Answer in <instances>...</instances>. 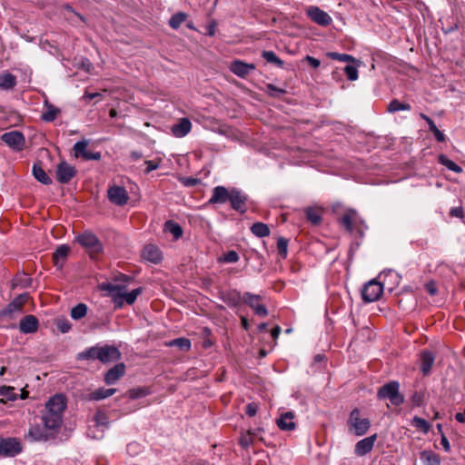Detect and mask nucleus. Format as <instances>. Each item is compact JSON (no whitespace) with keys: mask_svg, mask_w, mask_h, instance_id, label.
Returning a JSON list of instances; mask_svg holds the SVG:
<instances>
[{"mask_svg":"<svg viewBox=\"0 0 465 465\" xmlns=\"http://www.w3.org/2000/svg\"><path fill=\"white\" fill-rule=\"evenodd\" d=\"M66 408V400L62 394H56L49 399L45 404L46 411L42 420L46 429L54 430L60 427L63 413Z\"/></svg>","mask_w":465,"mask_h":465,"instance_id":"nucleus-1","label":"nucleus"},{"mask_svg":"<svg viewBox=\"0 0 465 465\" xmlns=\"http://www.w3.org/2000/svg\"><path fill=\"white\" fill-rule=\"evenodd\" d=\"M100 289L107 292L115 308H121L124 302L132 305L143 292V289L139 287L128 292L125 285L114 283H102Z\"/></svg>","mask_w":465,"mask_h":465,"instance_id":"nucleus-2","label":"nucleus"},{"mask_svg":"<svg viewBox=\"0 0 465 465\" xmlns=\"http://www.w3.org/2000/svg\"><path fill=\"white\" fill-rule=\"evenodd\" d=\"M379 400H389L394 406H401L404 402V396L400 393V383L391 381L379 388L377 391Z\"/></svg>","mask_w":465,"mask_h":465,"instance_id":"nucleus-3","label":"nucleus"},{"mask_svg":"<svg viewBox=\"0 0 465 465\" xmlns=\"http://www.w3.org/2000/svg\"><path fill=\"white\" fill-rule=\"evenodd\" d=\"M77 242L84 247L92 258L102 252L103 244L95 234L91 232H84L76 237Z\"/></svg>","mask_w":465,"mask_h":465,"instance_id":"nucleus-4","label":"nucleus"},{"mask_svg":"<svg viewBox=\"0 0 465 465\" xmlns=\"http://www.w3.org/2000/svg\"><path fill=\"white\" fill-rule=\"evenodd\" d=\"M361 411L359 409H353L348 419V426L356 436L364 435L371 427V421L369 419H361L360 417Z\"/></svg>","mask_w":465,"mask_h":465,"instance_id":"nucleus-5","label":"nucleus"},{"mask_svg":"<svg viewBox=\"0 0 465 465\" xmlns=\"http://www.w3.org/2000/svg\"><path fill=\"white\" fill-rule=\"evenodd\" d=\"M383 293V285L376 281L371 280L364 284L361 290V297L365 302H373L378 301Z\"/></svg>","mask_w":465,"mask_h":465,"instance_id":"nucleus-6","label":"nucleus"},{"mask_svg":"<svg viewBox=\"0 0 465 465\" xmlns=\"http://www.w3.org/2000/svg\"><path fill=\"white\" fill-rule=\"evenodd\" d=\"M281 327L275 325L268 328L267 324L263 323V341H266V346L263 344V358L271 351L277 343V339L281 333Z\"/></svg>","mask_w":465,"mask_h":465,"instance_id":"nucleus-7","label":"nucleus"},{"mask_svg":"<svg viewBox=\"0 0 465 465\" xmlns=\"http://www.w3.org/2000/svg\"><path fill=\"white\" fill-rule=\"evenodd\" d=\"M21 451V443L16 439L0 438V456L15 457Z\"/></svg>","mask_w":465,"mask_h":465,"instance_id":"nucleus-8","label":"nucleus"},{"mask_svg":"<svg viewBox=\"0 0 465 465\" xmlns=\"http://www.w3.org/2000/svg\"><path fill=\"white\" fill-rule=\"evenodd\" d=\"M108 200L118 206H123L127 203L129 195L124 187L119 185L110 186L107 190Z\"/></svg>","mask_w":465,"mask_h":465,"instance_id":"nucleus-9","label":"nucleus"},{"mask_svg":"<svg viewBox=\"0 0 465 465\" xmlns=\"http://www.w3.org/2000/svg\"><path fill=\"white\" fill-rule=\"evenodd\" d=\"M1 140L11 149L17 152L24 148L25 142L24 134L18 131H12L3 134Z\"/></svg>","mask_w":465,"mask_h":465,"instance_id":"nucleus-10","label":"nucleus"},{"mask_svg":"<svg viewBox=\"0 0 465 465\" xmlns=\"http://www.w3.org/2000/svg\"><path fill=\"white\" fill-rule=\"evenodd\" d=\"M306 14L312 21L319 25L328 26L332 23L331 15L318 6L308 7Z\"/></svg>","mask_w":465,"mask_h":465,"instance_id":"nucleus-11","label":"nucleus"},{"mask_svg":"<svg viewBox=\"0 0 465 465\" xmlns=\"http://www.w3.org/2000/svg\"><path fill=\"white\" fill-rule=\"evenodd\" d=\"M98 360L103 363L113 362L120 359L121 352L114 346L98 347Z\"/></svg>","mask_w":465,"mask_h":465,"instance_id":"nucleus-12","label":"nucleus"},{"mask_svg":"<svg viewBox=\"0 0 465 465\" xmlns=\"http://www.w3.org/2000/svg\"><path fill=\"white\" fill-rule=\"evenodd\" d=\"M232 193V188L228 189L224 186L219 185L213 188L209 203L211 204H223L230 202L231 195Z\"/></svg>","mask_w":465,"mask_h":465,"instance_id":"nucleus-13","label":"nucleus"},{"mask_svg":"<svg viewBox=\"0 0 465 465\" xmlns=\"http://www.w3.org/2000/svg\"><path fill=\"white\" fill-rule=\"evenodd\" d=\"M76 173L74 166L66 162H62L57 165L56 178L61 183H67Z\"/></svg>","mask_w":465,"mask_h":465,"instance_id":"nucleus-14","label":"nucleus"},{"mask_svg":"<svg viewBox=\"0 0 465 465\" xmlns=\"http://www.w3.org/2000/svg\"><path fill=\"white\" fill-rule=\"evenodd\" d=\"M28 298L29 295L27 293L18 295L3 311L0 312V315L7 316L14 312H21Z\"/></svg>","mask_w":465,"mask_h":465,"instance_id":"nucleus-15","label":"nucleus"},{"mask_svg":"<svg viewBox=\"0 0 465 465\" xmlns=\"http://www.w3.org/2000/svg\"><path fill=\"white\" fill-rule=\"evenodd\" d=\"M376 440L377 434H373L359 440L354 448L355 454L361 457L371 452L373 449Z\"/></svg>","mask_w":465,"mask_h":465,"instance_id":"nucleus-16","label":"nucleus"},{"mask_svg":"<svg viewBox=\"0 0 465 465\" xmlns=\"http://www.w3.org/2000/svg\"><path fill=\"white\" fill-rule=\"evenodd\" d=\"M38 320L35 315H26L19 322V330L22 333H34L38 329Z\"/></svg>","mask_w":465,"mask_h":465,"instance_id":"nucleus-17","label":"nucleus"},{"mask_svg":"<svg viewBox=\"0 0 465 465\" xmlns=\"http://www.w3.org/2000/svg\"><path fill=\"white\" fill-rule=\"evenodd\" d=\"M125 372V365L118 363L111 368L104 375V381L106 384H114Z\"/></svg>","mask_w":465,"mask_h":465,"instance_id":"nucleus-18","label":"nucleus"},{"mask_svg":"<svg viewBox=\"0 0 465 465\" xmlns=\"http://www.w3.org/2000/svg\"><path fill=\"white\" fill-rule=\"evenodd\" d=\"M245 195L238 189L232 188V193L231 195L230 203L232 209L240 213L245 212Z\"/></svg>","mask_w":465,"mask_h":465,"instance_id":"nucleus-19","label":"nucleus"},{"mask_svg":"<svg viewBox=\"0 0 465 465\" xmlns=\"http://www.w3.org/2000/svg\"><path fill=\"white\" fill-rule=\"evenodd\" d=\"M192 129V123L188 118H181L172 126V133L175 137L182 138L187 135Z\"/></svg>","mask_w":465,"mask_h":465,"instance_id":"nucleus-20","label":"nucleus"},{"mask_svg":"<svg viewBox=\"0 0 465 465\" xmlns=\"http://www.w3.org/2000/svg\"><path fill=\"white\" fill-rule=\"evenodd\" d=\"M142 256L144 260L153 263H158L162 259V253L159 248L153 244H147L144 246Z\"/></svg>","mask_w":465,"mask_h":465,"instance_id":"nucleus-21","label":"nucleus"},{"mask_svg":"<svg viewBox=\"0 0 465 465\" xmlns=\"http://www.w3.org/2000/svg\"><path fill=\"white\" fill-rule=\"evenodd\" d=\"M46 428H42L39 424L31 425L26 437L32 441L47 440L48 433Z\"/></svg>","mask_w":465,"mask_h":465,"instance_id":"nucleus-22","label":"nucleus"},{"mask_svg":"<svg viewBox=\"0 0 465 465\" xmlns=\"http://www.w3.org/2000/svg\"><path fill=\"white\" fill-rule=\"evenodd\" d=\"M435 360L434 354L430 351H422L420 353V371L423 375L430 372L431 367Z\"/></svg>","mask_w":465,"mask_h":465,"instance_id":"nucleus-23","label":"nucleus"},{"mask_svg":"<svg viewBox=\"0 0 465 465\" xmlns=\"http://www.w3.org/2000/svg\"><path fill=\"white\" fill-rule=\"evenodd\" d=\"M253 68L252 64H245L239 60L233 61L230 66L231 71L241 77H245L253 70Z\"/></svg>","mask_w":465,"mask_h":465,"instance_id":"nucleus-24","label":"nucleus"},{"mask_svg":"<svg viewBox=\"0 0 465 465\" xmlns=\"http://www.w3.org/2000/svg\"><path fill=\"white\" fill-rule=\"evenodd\" d=\"M358 219L357 212L350 209L345 212L340 222L348 232H351L353 231V224L358 221Z\"/></svg>","mask_w":465,"mask_h":465,"instance_id":"nucleus-25","label":"nucleus"},{"mask_svg":"<svg viewBox=\"0 0 465 465\" xmlns=\"http://www.w3.org/2000/svg\"><path fill=\"white\" fill-rule=\"evenodd\" d=\"M294 415L292 411H287L281 415L276 423L282 430H292L295 428V422L292 420Z\"/></svg>","mask_w":465,"mask_h":465,"instance_id":"nucleus-26","label":"nucleus"},{"mask_svg":"<svg viewBox=\"0 0 465 465\" xmlns=\"http://www.w3.org/2000/svg\"><path fill=\"white\" fill-rule=\"evenodd\" d=\"M69 247L66 245H60L53 254V261L55 267L61 269L64 265L65 259L69 253Z\"/></svg>","mask_w":465,"mask_h":465,"instance_id":"nucleus-27","label":"nucleus"},{"mask_svg":"<svg viewBox=\"0 0 465 465\" xmlns=\"http://www.w3.org/2000/svg\"><path fill=\"white\" fill-rule=\"evenodd\" d=\"M243 300L257 315L262 314V299L259 295H252L251 293H245Z\"/></svg>","mask_w":465,"mask_h":465,"instance_id":"nucleus-28","label":"nucleus"},{"mask_svg":"<svg viewBox=\"0 0 465 465\" xmlns=\"http://www.w3.org/2000/svg\"><path fill=\"white\" fill-rule=\"evenodd\" d=\"M116 392V389H104L99 388L92 392H90L87 396L89 401H101L106 399Z\"/></svg>","mask_w":465,"mask_h":465,"instance_id":"nucleus-29","label":"nucleus"},{"mask_svg":"<svg viewBox=\"0 0 465 465\" xmlns=\"http://www.w3.org/2000/svg\"><path fill=\"white\" fill-rule=\"evenodd\" d=\"M16 85V77L9 73L5 72L0 74V89L11 90Z\"/></svg>","mask_w":465,"mask_h":465,"instance_id":"nucleus-30","label":"nucleus"},{"mask_svg":"<svg viewBox=\"0 0 465 465\" xmlns=\"http://www.w3.org/2000/svg\"><path fill=\"white\" fill-rule=\"evenodd\" d=\"M420 460L425 465H440L441 460L438 453L432 450H422L420 452Z\"/></svg>","mask_w":465,"mask_h":465,"instance_id":"nucleus-31","label":"nucleus"},{"mask_svg":"<svg viewBox=\"0 0 465 465\" xmlns=\"http://www.w3.org/2000/svg\"><path fill=\"white\" fill-rule=\"evenodd\" d=\"M0 399L1 403H5L6 401H15L18 399V395L15 392V388L12 386H0Z\"/></svg>","mask_w":465,"mask_h":465,"instance_id":"nucleus-32","label":"nucleus"},{"mask_svg":"<svg viewBox=\"0 0 465 465\" xmlns=\"http://www.w3.org/2000/svg\"><path fill=\"white\" fill-rule=\"evenodd\" d=\"M261 440L253 430H248L241 436L240 444L244 448H248L250 445L256 444Z\"/></svg>","mask_w":465,"mask_h":465,"instance_id":"nucleus-33","label":"nucleus"},{"mask_svg":"<svg viewBox=\"0 0 465 465\" xmlns=\"http://www.w3.org/2000/svg\"><path fill=\"white\" fill-rule=\"evenodd\" d=\"M33 174L35 178L43 184H50L52 183L51 178L47 175L45 170L38 164H34Z\"/></svg>","mask_w":465,"mask_h":465,"instance_id":"nucleus-34","label":"nucleus"},{"mask_svg":"<svg viewBox=\"0 0 465 465\" xmlns=\"http://www.w3.org/2000/svg\"><path fill=\"white\" fill-rule=\"evenodd\" d=\"M94 427L100 430L103 433L105 429L108 428L109 420L105 413L98 411L94 417Z\"/></svg>","mask_w":465,"mask_h":465,"instance_id":"nucleus-35","label":"nucleus"},{"mask_svg":"<svg viewBox=\"0 0 465 465\" xmlns=\"http://www.w3.org/2000/svg\"><path fill=\"white\" fill-rule=\"evenodd\" d=\"M411 108L410 104L401 103L397 99H393L388 104L387 110L389 113H396L399 111H410Z\"/></svg>","mask_w":465,"mask_h":465,"instance_id":"nucleus-36","label":"nucleus"},{"mask_svg":"<svg viewBox=\"0 0 465 465\" xmlns=\"http://www.w3.org/2000/svg\"><path fill=\"white\" fill-rule=\"evenodd\" d=\"M439 163L456 173H460L462 172V168L460 165H458L453 161L450 160L444 154H440L439 156Z\"/></svg>","mask_w":465,"mask_h":465,"instance_id":"nucleus-37","label":"nucleus"},{"mask_svg":"<svg viewBox=\"0 0 465 465\" xmlns=\"http://www.w3.org/2000/svg\"><path fill=\"white\" fill-rule=\"evenodd\" d=\"M266 88L268 95L272 98L282 99L283 96L287 94L285 88L277 87L272 84H268Z\"/></svg>","mask_w":465,"mask_h":465,"instance_id":"nucleus-38","label":"nucleus"},{"mask_svg":"<svg viewBox=\"0 0 465 465\" xmlns=\"http://www.w3.org/2000/svg\"><path fill=\"white\" fill-rule=\"evenodd\" d=\"M412 425L419 430L422 431L424 434L428 433L431 427L428 420L418 416H415L412 419Z\"/></svg>","mask_w":465,"mask_h":465,"instance_id":"nucleus-39","label":"nucleus"},{"mask_svg":"<svg viewBox=\"0 0 465 465\" xmlns=\"http://www.w3.org/2000/svg\"><path fill=\"white\" fill-rule=\"evenodd\" d=\"M263 59L276 67L282 68L283 61L280 59L272 51H263Z\"/></svg>","mask_w":465,"mask_h":465,"instance_id":"nucleus-40","label":"nucleus"},{"mask_svg":"<svg viewBox=\"0 0 465 465\" xmlns=\"http://www.w3.org/2000/svg\"><path fill=\"white\" fill-rule=\"evenodd\" d=\"M87 313V306L84 303H78L71 309V317L74 320H80Z\"/></svg>","mask_w":465,"mask_h":465,"instance_id":"nucleus-41","label":"nucleus"},{"mask_svg":"<svg viewBox=\"0 0 465 465\" xmlns=\"http://www.w3.org/2000/svg\"><path fill=\"white\" fill-rule=\"evenodd\" d=\"M306 218L313 224H318L322 221V212L318 209L310 207L306 210Z\"/></svg>","mask_w":465,"mask_h":465,"instance_id":"nucleus-42","label":"nucleus"},{"mask_svg":"<svg viewBox=\"0 0 465 465\" xmlns=\"http://www.w3.org/2000/svg\"><path fill=\"white\" fill-rule=\"evenodd\" d=\"M98 346L91 347L77 356L78 360H98Z\"/></svg>","mask_w":465,"mask_h":465,"instance_id":"nucleus-43","label":"nucleus"},{"mask_svg":"<svg viewBox=\"0 0 465 465\" xmlns=\"http://www.w3.org/2000/svg\"><path fill=\"white\" fill-rule=\"evenodd\" d=\"M289 241L284 237H279L277 240V252L282 259H285L288 254Z\"/></svg>","mask_w":465,"mask_h":465,"instance_id":"nucleus-44","label":"nucleus"},{"mask_svg":"<svg viewBox=\"0 0 465 465\" xmlns=\"http://www.w3.org/2000/svg\"><path fill=\"white\" fill-rule=\"evenodd\" d=\"M326 55L332 60H337L340 62H351V63L357 62V60L352 55L347 54L329 52L326 54Z\"/></svg>","mask_w":465,"mask_h":465,"instance_id":"nucleus-45","label":"nucleus"},{"mask_svg":"<svg viewBox=\"0 0 465 465\" xmlns=\"http://www.w3.org/2000/svg\"><path fill=\"white\" fill-rule=\"evenodd\" d=\"M88 141L83 140L74 143V153L75 157L82 156L84 159V155L88 153L86 150L88 146Z\"/></svg>","mask_w":465,"mask_h":465,"instance_id":"nucleus-46","label":"nucleus"},{"mask_svg":"<svg viewBox=\"0 0 465 465\" xmlns=\"http://www.w3.org/2000/svg\"><path fill=\"white\" fill-rule=\"evenodd\" d=\"M45 105H46V111L43 114L42 118L45 122H52L56 118L60 110L51 104H46Z\"/></svg>","mask_w":465,"mask_h":465,"instance_id":"nucleus-47","label":"nucleus"},{"mask_svg":"<svg viewBox=\"0 0 465 465\" xmlns=\"http://www.w3.org/2000/svg\"><path fill=\"white\" fill-rule=\"evenodd\" d=\"M170 346H176L182 351H188L191 349V341L187 338H177L173 340L170 343Z\"/></svg>","mask_w":465,"mask_h":465,"instance_id":"nucleus-48","label":"nucleus"},{"mask_svg":"<svg viewBox=\"0 0 465 465\" xmlns=\"http://www.w3.org/2000/svg\"><path fill=\"white\" fill-rule=\"evenodd\" d=\"M165 229L170 232L176 239L180 238L183 234L181 226L172 221L165 223Z\"/></svg>","mask_w":465,"mask_h":465,"instance_id":"nucleus-49","label":"nucleus"},{"mask_svg":"<svg viewBox=\"0 0 465 465\" xmlns=\"http://www.w3.org/2000/svg\"><path fill=\"white\" fill-rule=\"evenodd\" d=\"M186 17L187 15L184 13H177L171 17L169 25L172 28L177 29L185 21Z\"/></svg>","mask_w":465,"mask_h":465,"instance_id":"nucleus-50","label":"nucleus"},{"mask_svg":"<svg viewBox=\"0 0 465 465\" xmlns=\"http://www.w3.org/2000/svg\"><path fill=\"white\" fill-rule=\"evenodd\" d=\"M428 127L429 130L433 133L434 137L438 142L442 143L445 141L444 134L438 129L433 121H430V123L428 124Z\"/></svg>","mask_w":465,"mask_h":465,"instance_id":"nucleus-51","label":"nucleus"},{"mask_svg":"<svg viewBox=\"0 0 465 465\" xmlns=\"http://www.w3.org/2000/svg\"><path fill=\"white\" fill-rule=\"evenodd\" d=\"M221 262L233 263L238 262L239 255L235 251H229L219 259Z\"/></svg>","mask_w":465,"mask_h":465,"instance_id":"nucleus-52","label":"nucleus"},{"mask_svg":"<svg viewBox=\"0 0 465 465\" xmlns=\"http://www.w3.org/2000/svg\"><path fill=\"white\" fill-rule=\"evenodd\" d=\"M344 73L350 81H355L358 79V69L354 65L348 64L344 67Z\"/></svg>","mask_w":465,"mask_h":465,"instance_id":"nucleus-53","label":"nucleus"},{"mask_svg":"<svg viewBox=\"0 0 465 465\" xmlns=\"http://www.w3.org/2000/svg\"><path fill=\"white\" fill-rule=\"evenodd\" d=\"M56 327L62 333H66L71 330L72 324L67 319H58L56 321Z\"/></svg>","mask_w":465,"mask_h":465,"instance_id":"nucleus-54","label":"nucleus"},{"mask_svg":"<svg viewBox=\"0 0 465 465\" xmlns=\"http://www.w3.org/2000/svg\"><path fill=\"white\" fill-rule=\"evenodd\" d=\"M424 402V393L420 391H415L411 396V403L414 406L420 407Z\"/></svg>","mask_w":465,"mask_h":465,"instance_id":"nucleus-55","label":"nucleus"},{"mask_svg":"<svg viewBox=\"0 0 465 465\" xmlns=\"http://www.w3.org/2000/svg\"><path fill=\"white\" fill-rule=\"evenodd\" d=\"M425 290L431 295L434 296L438 292V288L434 281L428 282L425 284Z\"/></svg>","mask_w":465,"mask_h":465,"instance_id":"nucleus-56","label":"nucleus"},{"mask_svg":"<svg viewBox=\"0 0 465 465\" xmlns=\"http://www.w3.org/2000/svg\"><path fill=\"white\" fill-rule=\"evenodd\" d=\"M304 60L312 67L318 68L321 65V61L311 55H306Z\"/></svg>","mask_w":465,"mask_h":465,"instance_id":"nucleus-57","label":"nucleus"},{"mask_svg":"<svg viewBox=\"0 0 465 465\" xmlns=\"http://www.w3.org/2000/svg\"><path fill=\"white\" fill-rule=\"evenodd\" d=\"M144 163L146 164V173H149L150 172L156 170L159 167V162L145 161Z\"/></svg>","mask_w":465,"mask_h":465,"instance_id":"nucleus-58","label":"nucleus"},{"mask_svg":"<svg viewBox=\"0 0 465 465\" xmlns=\"http://www.w3.org/2000/svg\"><path fill=\"white\" fill-rule=\"evenodd\" d=\"M450 215L452 217L462 218L463 217L462 207L459 206V207L451 208L450 211Z\"/></svg>","mask_w":465,"mask_h":465,"instance_id":"nucleus-59","label":"nucleus"},{"mask_svg":"<svg viewBox=\"0 0 465 465\" xmlns=\"http://www.w3.org/2000/svg\"><path fill=\"white\" fill-rule=\"evenodd\" d=\"M258 410V406L255 403H249L246 406V414L250 417H252L256 414Z\"/></svg>","mask_w":465,"mask_h":465,"instance_id":"nucleus-60","label":"nucleus"},{"mask_svg":"<svg viewBox=\"0 0 465 465\" xmlns=\"http://www.w3.org/2000/svg\"><path fill=\"white\" fill-rule=\"evenodd\" d=\"M440 444L442 445V447L446 452L450 451V441H449L448 438L442 432H441V437H440Z\"/></svg>","mask_w":465,"mask_h":465,"instance_id":"nucleus-61","label":"nucleus"},{"mask_svg":"<svg viewBox=\"0 0 465 465\" xmlns=\"http://www.w3.org/2000/svg\"><path fill=\"white\" fill-rule=\"evenodd\" d=\"M182 182L185 186H194L200 183V180L197 178L187 177L183 178Z\"/></svg>","mask_w":465,"mask_h":465,"instance_id":"nucleus-62","label":"nucleus"},{"mask_svg":"<svg viewBox=\"0 0 465 465\" xmlns=\"http://www.w3.org/2000/svg\"><path fill=\"white\" fill-rule=\"evenodd\" d=\"M252 233L257 237H262V223H254L251 228Z\"/></svg>","mask_w":465,"mask_h":465,"instance_id":"nucleus-63","label":"nucleus"},{"mask_svg":"<svg viewBox=\"0 0 465 465\" xmlns=\"http://www.w3.org/2000/svg\"><path fill=\"white\" fill-rule=\"evenodd\" d=\"M101 158V153L99 152H90L84 155V160H99Z\"/></svg>","mask_w":465,"mask_h":465,"instance_id":"nucleus-64","label":"nucleus"}]
</instances>
